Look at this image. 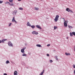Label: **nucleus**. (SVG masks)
I'll return each mask as SVG.
<instances>
[{
	"mask_svg": "<svg viewBox=\"0 0 75 75\" xmlns=\"http://www.w3.org/2000/svg\"><path fill=\"white\" fill-rule=\"evenodd\" d=\"M59 17V15H57L56 16L55 18L54 19V21H55V22H57V21L58 20V18Z\"/></svg>",
	"mask_w": 75,
	"mask_h": 75,
	"instance_id": "f257e3e1",
	"label": "nucleus"
},
{
	"mask_svg": "<svg viewBox=\"0 0 75 75\" xmlns=\"http://www.w3.org/2000/svg\"><path fill=\"white\" fill-rule=\"evenodd\" d=\"M12 22H15L16 24H17V22L15 20V17H14V16L12 20Z\"/></svg>",
	"mask_w": 75,
	"mask_h": 75,
	"instance_id": "f03ea898",
	"label": "nucleus"
},
{
	"mask_svg": "<svg viewBox=\"0 0 75 75\" xmlns=\"http://www.w3.org/2000/svg\"><path fill=\"white\" fill-rule=\"evenodd\" d=\"M8 45L10 47H13V44L11 43V42H8Z\"/></svg>",
	"mask_w": 75,
	"mask_h": 75,
	"instance_id": "7ed1b4c3",
	"label": "nucleus"
},
{
	"mask_svg": "<svg viewBox=\"0 0 75 75\" xmlns=\"http://www.w3.org/2000/svg\"><path fill=\"white\" fill-rule=\"evenodd\" d=\"M64 27H67V26H68V25H67V21H65L64 22Z\"/></svg>",
	"mask_w": 75,
	"mask_h": 75,
	"instance_id": "20e7f679",
	"label": "nucleus"
},
{
	"mask_svg": "<svg viewBox=\"0 0 75 75\" xmlns=\"http://www.w3.org/2000/svg\"><path fill=\"white\" fill-rule=\"evenodd\" d=\"M32 33L33 34H35V35H37V34H38V32L35 31L33 32Z\"/></svg>",
	"mask_w": 75,
	"mask_h": 75,
	"instance_id": "39448f33",
	"label": "nucleus"
},
{
	"mask_svg": "<svg viewBox=\"0 0 75 75\" xmlns=\"http://www.w3.org/2000/svg\"><path fill=\"white\" fill-rule=\"evenodd\" d=\"M36 27H37V28H39V29H42L41 28V26L38 25H36Z\"/></svg>",
	"mask_w": 75,
	"mask_h": 75,
	"instance_id": "423d86ee",
	"label": "nucleus"
},
{
	"mask_svg": "<svg viewBox=\"0 0 75 75\" xmlns=\"http://www.w3.org/2000/svg\"><path fill=\"white\" fill-rule=\"evenodd\" d=\"M14 75H18V72L17 71H14Z\"/></svg>",
	"mask_w": 75,
	"mask_h": 75,
	"instance_id": "0eeeda50",
	"label": "nucleus"
},
{
	"mask_svg": "<svg viewBox=\"0 0 75 75\" xmlns=\"http://www.w3.org/2000/svg\"><path fill=\"white\" fill-rule=\"evenodd\" d=\"M24 50H25V49L24 48H23L21 50V52L22 53H24L25 52H24Z\"/></svg>",
	"mask_w": 75,
	"mask_h": 75,
	"instance_id": "6e6552de",
	"label": "nucleus"
},
{
	"mask_svg": "<svg viewBox=\"0 0 75 75\" xmlns=\"http://www.w3.org/2000/svg\"><path fill=\"white\" fill-rule=\"evenodd\" d=\"M27 26H29V27H31V24H30V23L28 22L27 23Z\"/></svg>",
	"mask_w": 75,
	"mask_h": 75,
	"instance_id": "1a4fd4ad",
	"label": "nucleus"
},
{
	"mask_svg": "<svg viewBox=\"0 0 75 75\" xmlns=\"http://www.w3.org/2000/svg\"><path fill=\"white\" fill-rule=\"evenodd\" d=\"M44 71H45V70L44 69L43 71L41 72L40 74V75H43V74H44Z\"/></svg>",
	"mask_w": 75,
	"mask_h": 75,
	"instance_id": "9d476101",
	"label": "nucleus"
},
{
	"mask_svg": "<svg viewBox=\"0 0 75 75\" xmlns=\"http://www.w3.org/2000/svg\"><path fill=\"white\" fill-rule=\"evenodd\" d=\"M66 10L67 11H68V12L70 11H71V10H70V9L69 8H67L66 9Z\"/></svg>",
	"mask_w": 75,
	"mask_h": 75,
	"instance_id": "9b49d317",
	"label": "nucleus"
},
{
	"mask_svg": "<svg viewBox=\"0 0 75 75\" xmlns=\"http://www.w3.org/2000/svg\"><path fill=\"white\" fill-rule=\"evenodd\" d=\"M17 12V10H15L14 11H13V14H16V13Z\"/></svg>",
	"mask_w": 75,
	"mask_h": 75,
	"instance_id": "f8f14e48",
	"label": "nucleus"
},
{
	"mask_svg": "<svg viewBox=\"0 0 75 75\" xmlns=\"http://www.w3.org/2000/svg\"><path fill=\"white\" fill-rule=\"evenodd\" d=\"M36 46L38 47H42L41 45H37Z\"/></svg>",
	"mask_w": 75,
	"mask_h": 75,
	"instance_id": "ddd939ff",
	"label": "nucleus"
},
{
	"mask_svg": "<svg viewBox=\"0 0 75 75\" xmlns=\"http://www.w3.org/2000/svg\"><path fill=\"white\" fill-rule=\"evenodd\" d=\"M35 10H39V8H37L36 7H34Z\"/></svg>",
	"mask_w": 75,
	"mask_h": 75,
	"instance_id": "4468645a",
	"label": "nucleus"
},
{
	"mask_svg": "<svg viewBox=\"0 0 75 75\" xmlns=\"http://www.w3.org/2000/svg\"><path fill=\"white\" fill-rule=\"evenodd\" d=\"M7 40V39H3L1 40L2 42H4L5 41H6Z\"/></svg>",
	"mask_w": 75,
	"mask_h": 75,
	"instance_id": "2eb2a0df",
	"label": "nucleus"
},
{
	"mask_svg": "<svg viewBox=\"0 0 75 75\" xmlns=\"http://www.w3.org/2000/svg\"><path fill=\"white\" fill-rule=\"evenodd\" d=\"M65 54L66 55H70L71 54H70V53H65Z\"/></svg>",
	"mask_w": 75,
	"mask_h": 75,
	"instance_id": "dca6fc26",
	"label": "nucleus"
},
{
	"mask_svg": "<svg viewBox=\"0 0 75 75\" xmlns=\"http://www.w3.org/2000/svg\"><path fill=\"white\" fill-rule=\"evenodd\" d=\"M68 26L69 28H73V27H72V26L70 25H68Z\"/></svg>",
	"mask_w": 75,
	"mask_h": 75,
	"instance_id": "f3484780",
	"label": "nucleus"
},
{
	"mask_svg": "<svg viewBox=\"0 0 75 75\" xmlns=\"http://www.w3.org/2000/svg\"><path fill=\"white\" fill-rule=\"evenodd\" d=\"M10 63V62H9V61L7 60L6 62V64H9Z\"/></svg>",
	"mask_w": 75,
	"mask_h": 75,
	"instance_id": "a211bd4d",
	"label": "nucleus"
},
{
	"mask_svg": "<svg viewBox=\"0 0 75 75\" xmlns=\"http://www.w3.org/2000/svg\"><path fill=\"white\" fill-rule=\"evenodd\" d=\"M31 27L32 28L34 29L35 28V26L34 25H32L31 26Z\"/></svg>",
	"mask_w": 75,
	"mask_h": 75,
	"instance_id": "6ab92c4d",
	"label": "nucleus"
},
{
	"mask_svg": "<svg viewBox=\"0 0 75 75\" xmlns=\"http://www.w3.org/2000/svg\"><path fill=\"white\" fill-rule=\"evenodd\" d=\"M22 56H23V57H24V56H27V54H22Z\"/></svg>",
	"mask_w": 75,
	"mask_h": 75,
	"instance_id": "aec40b11",
	"label": "nucleus"
},
{
	"mask_svg": "<svg viewBox=\"0 0 75 75\" xmlns=\"http://www.w3.org/2000/svg\"><path fill=\"white\" fill-rule=\"evenodd\" d=\"M5 4H10V3L8 2H6L5 3Z\"/></svg>",
	"mask_w": 75,
	"mask_h": 75,
	"instance_id": "412c9836",
	"label": "nucleus"
},
{
	"mask_svg": "<svg viewBox=\"0 0 75 75\" xmlns=\"http://www.w3.org/2000/svg\"><path fill=\"white\" fill-rule=\"evenodd\" d=\"M57 28H58L57 26H54V30H56V29H57Z\"/></svg>",
	"mask_w": 75,
	"mask_h": 75,
	"instance_id": "4be33fe9",
	"label": "nucleus"
},
{
	"mask_svg": "<svg viewBox=\"0 0 75 75\" xmlns=\"http://www.w3.org/2000/svg\"><path fill=\"white\" fill-rule=\"evenodd\" d=\"M9 1L10 3H12L13 1V0H9Z\"/></svg>",
	"mask_w": 75,
	"mask_h": 75,
	"instance_id": "5701e85b",
	"label": "nucleus"
},
{
	"mask_svg": "<svg viewBox=\"0 0 75 75\" xmlns=\"http://www.w3.org/2000/svg\"><path fill=\"white\" fill-rule=\"evenodd\" d=\"M70 36H72V35H73V34L71 32L70 33Z\"/></svg>",
	"mask_w": 75,
	"mask_h": 75,
	"instance_id": "b1692460",
	"label": "nucleus"
},
{
	"mask_svg": "<svg viewBox=\"0 0 75 75\" xmlns=\"http://www.w3.org/2000/svg\"><path fill=\"white\" fill-rule=\"evenodd\" d=\"M72 33L73 35H74V36H75V32H72Z\"/></svg>",
	"mask_w": 75,
	"mask_h": 75,
	"instance_id": "393cba45",
	"label": "nucleus"
},
{
	"mask_svg": "<svg viewBox=\"0 0 75 75\" xmlns=\"http://www.w3.org/2000/svg\"><path fill=\"white\" fill-rule=\"evenodd\" d=\"M19 9L21 10H23V8H19Z\"/></svg>",
	"mask_w": 75,
	"mask_h": 75,
	"instance_id": "a878e982",
	"label": "nucleus"
},
{
	"mask_svg": "<svg viewBox=\"0 0 75 75\" xmlns=\"http://www.w3.org/2000/svg\"><path fill=\"white\" fill-rule=\"evenodd\" d=\"M9 5H10L11 6H13V4H10V3Z\"/></svg>",
	"mask_w": 75,
	"mask_h": 75,
	"instance_id": "bb28decb",
	"label": "nucleus"
},
{
	"mask_svg": "<svg viewBox=\"0 0 75 75\" xmlns=\"http://www.w3.org/2000/svg\"><path fill=\"white\" fill-rule=\"evenodd\" d=\"M55 59L57 60H58V58H57V56H56L55 57Z\"/></svg>",
	"mask_w": 75,
	"mask_h": 75,
	"instance_id": "cd10ccee",
	"label": "nucleus"
},
{
	"mask_svg": "<svg viewBox=\"0 0 75 75\" xmlns=\"http://www.w3.org/2000/svg\"><path fill=\"white\" fill-rule=\"evenodd\" d=\"M3 1H0V4L2 3H3Z\"/></svg>",
	"mask_w": 75,
	"mask_h": 75,
	"instance_id": "c85d7f7f",
	"label": "nucleus"
},
{
	"mask_svg": "<svg viewBox=\"0 0 75 75\" xmlns=\"http://www.w3.org/2000/svg\"><path fill=\"white\" fill-rule=\"evenodd\" d=\"M50 62H51V63L52 62V60H50Z\"/></svg>",
	"mask_w": 75,
	"mask_h": 75,
	"instance_id": "c756f323",
	"label": "nucleus"
},
{
	"mask_svg": "<svg viewBox=\"0 0 75 75\" xmlns=\"http://www.w3.org/2000/svg\"><path fill=\"white\" fill-rule=\"evenodd\" d=\"M73 67L74 68H75V65H73Z\"/></svg>",
	"mask_w": 75,
	"mask_h": 75,
	"instance_id": "7c9ffc66",
	"label": "nucleus"
},
{
	"mask_svg": "<svg viewBox=\"0 0 75 75\" xmlns=\"http://www.w3.org/2000/svg\"><path fill=\"white\" fill-rule=\"evenodd\" d=\"M11 23H10V24L9 25V27H10V26H11Z\"/></svg>",
	"mask_w": 75,
	"mask_h": 75,
	"instance_id": "2f4dec72",
	"label": "nucleus"
},
{
	"mask_svg": "<svg viewBox=\"0 0 75 75\" xmlns=\"http://www.w3.org/2000/svg\"><path fill=\"white\" fill-rule=\"evenodd\" d=\"M50 44H48V45H47V47H49V46H50Z\"/></svg>",
	"mask_w": 75,
	"mask_h": 75,
	"instance_id": "473e14b6",
	"label": "nucleus"
},
{
	"mask_svg": "<svg viewBox=\"0 0 75 75\" xmlns=\"http://www.w3.org/2000/svg\"><path fill=\"white\" fill-rule=\"evenodd\" d=\"M47 57H49V56H50V54H47Z\"/></svg>",
	"mask_w": 75,
	"mask_h": 75,
	"instance_id": "72a5a7b5",
	"label": "nucleus"
},
{
	"mask_svg": "<svg viewBox=\"0 0 75 75\" xmlns=\"http://www.w3.org/2000/svg\"><path fill=\"white\" fill-rule=\"evenodd\" d=\"M70 12H71V13H73V11H72L71 10L70 11Z\"/></svg>",
	"mask_w": 75,
	"mask_h": 75,
	"instance_id": "f704fd0d",
	"label": "nucleus"
},
{
	"mask_svg": "<svg viewBox=\"0 0 75 75\" xmlns=\"http://www.w3.org/2000/svg\"><path fill=\"white\" fill-rule=\"evenodd\" d=\"M62 18V19H63L64 20V21H65V19L64 18Z\"/></svg>",
	"mask_w": 75,
	"mask_h": 75,
	"instance_id": "c9c22d12",
	"label": "nucleus"
},
{
	"mask_svg": "<svg viewBox=\"0 0 75 75\" xmlns=\"http://www.w3.org/2000/svg\"><path fill=\"white\" fill-rule=\"evenodd\" d=\"M74 74H75V70H74Z\"/></svg>",
	"mask_w": 75,
	"mask_h": 75,
	"instance_id": "e433bc0d",
	"label": "nucleus"
},
{
	"mask_svg": "<svg viewBox=\"0 0 75 75\" xmlns=\"http://www.w3.org/2000/svg\"><path fill=\"white\" fill-rule=\"evenodd\" d=\"M18 1H21V0H18Z\"/></svg>",
	"mask_w": 75,
	"mask_h": 75,
	"instance_id": "4c0bfd02",
	"label": "nucleus"
},
{
	"mask_svg": "<svg viewBox=\"0 0 75 75\" xmlns=\"http://www.w3.org/2000/svg\"><path fill=\"white\" fill-rule=\"evenodd\" d=\"M1 40H0V43H1Z\"/></svg>",
	"mask_w": 75,
	"mask_h": 75,
	"instance_id": "58836bf2",
	"label": "nucleus"
},
{
	"mask_svg": "<svg viewBox=\"0 0 75 75\" xmlns=\"http://www.w3.org/2000/svg\"><path fill=\"white\" fill-rule=\"evenodd\" d=\"M67 39H68V37H67Z\"/></svg>",
	"mask_w": 75,
	"mask_h": 75,
	"instance_id": "ea45409f",
	"label": "nucleus"
},
{
	"mask_svg": "<svg viewBox=\"0 0 75 75\" xmlns=\"http://www.w3.org/2000/svg\"><path fill=\"white\" fill-rule=\"evenodd\" d=\"M30 53H29V54H30Z\"/></svg>",
	"mask_w": 75,
	"mask_h": 75,
	"instance_id": "a19ab883",
	"label": "nucleus"
}]
</instances>
